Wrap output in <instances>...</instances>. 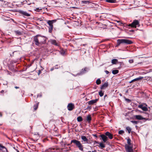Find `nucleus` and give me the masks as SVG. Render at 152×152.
<instances>
[{
    "label": "nucleus",
    "instance_id": "obj_1",
    "mask_svg": "<svg viewBox=\"0 0 152 152\" xmlns=\"http://www.w3.org/2000/svg\"><path fill=\"white\" fill-rule=\"evenodd\" d=\"M33 42L36 45L39 46L46 42V38L39 35H37L34 37Z\"/></svg>",
    "mask_w": 152,
    "mask_h": 152
},
{
    "label": "nucleus",
    "instance_id": "obj_2",
    "mask_svg": "<svg viewBox=\"0 0 152 152\" xmlns=\"http://www.w3.org/2000/svg\"><path fill=\"white\" fill-rule=\"evenodd\" d=\"M127 141V144L125 145V150L126 152H134L133 149V145L131 143V140L129 138H126Z\"/></svg>",
    "mask_w": 152,
    "mask_h": 152
},
{
    "label": "nucleus",
    "instance_id": "obj_3",
    "mask_svg": "<svg viewBox=\"0 0 152 152\" xmlns=\"http://www.w3.org/2000/svg\"><path fill=\"white\" fill-rule=\"evenodd\" d=\"M133 43L132 41L126 39H118L117 40V45L116 46H119L121 44L130 45L132 44Z\"/></svg>",
    "mask_w": 152,
    "mask_h": 152
},
{
    "label": "nucleus",
    "instance_id": "obj_4",
    "mask_svg": "<svg viewBox=\"0 0 152 152\" xmlns=\"http://www.w3.org/2000/svg\"><path fill=\"white\" fill-rule=\"evenodd\" d=\"M72 143L75 144L79 150L83 151V147L80 141L75 139L71 141L70 144H71Z\"/></svg>",
    "mask_w": 152,
    "mask_h": 152
},
{
    "label": "nucleus",
    "instance_id": "obj_5",
    "mask_svg": "<svg viewBox=\"0 0 152 152\" xmlns=\"http://www.w3.org/2000/svg\"><path fill=\"white\" fill-rule=\"evenodd\" d=\"M56 21V20H48L47 21V23L49 25V32L50 33H51L53 29V23Z\"/></svg>",
    "mask_w": 152,
    "mask_h": 152
},
{
    "label": "nucleus",
    "instance_id": "obj_6",
    "mask_svg": "<svg viewBox=\"0 0 152 152\" xmlns=\"http://www.w3.org/2000/svg\"><path fill=\"white\" fill-rule=\"evenodd\" d=\"M128 26L132 28H136L137 26H140L139 22L138 20H135L132 23L129 24Z\"/></svg>",
    "mask_w": 152,
    "mask_h": 152
},
{
    "label": "nucleus",
    "instance_id": "obj_7",
    "mask_svg": "<svg viewBox=\"0 0 152 152\" xmlns=\"http://www.w3.org/2000/svg\"><path fill=\"white\" fill-rule=\"evenodd\" d=\"M61 150L57 147H54L53 148H50L46 151V152H60Z\"/></svg>",
    "mask_w": 152,
    "mask_h": 152
},
{
    "label": "nucleus",
    "instance_id": "obj_8",
    "mask_svg": "<svg viewBox=\"0 0 152 152\" xmlns=\"http://www.w3.org/2000/svg\"><path fill=\"white\" fill-rule=\"evenodd\" d=\"M147 106V105L145 104H142L139 105L138 107L144 111H147L148 110Z\"/></svg>",
    "mask_w": 152,
    "mask_h": 152
},
{
    "label": "nucleus",
    "instance_id": "obj_9",
    "mask_svg": "<svg viewBox=\"0 0 152 152\" xmlns=\"http://www.w3.org/2000/svg\"><path fill=\"white\" fill-rule=\"evenodd\" d=\"M18 12L22 14L24 17H29L30 16V14L27 13L26 11H24L22 10H20L18 11Z\"/></svg>",
    "mask_w": 152,
    "mask_h": 152
},
{
    "label": "nucleus",
    "instance_id": "obj_10",
    "mask_svg": "<svg viewBox=\"0 0 152 152\" xmlns=\"http://www.w3.org/2000/svg\"><path fill=\"white\" fill-rule=\"evenodd\" d=\"M68 110L69 111H71L75 108L74 104L72 103H69L67 106Z\"/></svg>",
    "mask_w": 152,
    "mask_h": 152
},
{
    "label": "nucleus",
    "instance_id": "obj_11",
    "mask_svg": "<svg viewBox=\"0 0 152 152\" xmlns=\"http://www.w3.org/2000/svg\"><path fill=\"white\" fill-rule=\"evenodd\" d=\"M134 117L136 120H142L144 119L145 121L147 120L146 118L142 117L141 115H135L134 116Z\"/></svg>",
    "mask_w": 152,
    "mask_h": 152
},
{
    "label": "nucleus",
    "instance_id": "obj_12",
    "mask_svg": "<svg viewBox=\"0 0 152 152\" xmlns=\"http://www.w3.org/2000/svg\"><path fill=\"white\" fill-rule=\"evenodd\" d=\"M100 136L104 142H105L107 140L108 138L105 135L103 134H101Z\"/></svg>",
    "mask_w": 152,
    "mask_h": 152
},
{
    "label": "nucleus",
    "instance_id": "obj_13",
    "mask_svg": "<svg viewBox=\"0 0 152 152\" xmlns=\"http://www.w3.org/2000/svg\"><path fill=\"white\" fill-rule=\"evenodd\" d=\"M98 100V99H96L94 100H92L88 102V103L89 105H93L96 103Z\"/></svg>",
    "mask_w": 152,
    "mask_h": 152
},
{
    "label": "nucleus",
    "instance_id": "obj_14",
    "mask_svg": "<svg viewBox=\"0 0 152 152\" xmlns=\"http://www.w3.org/2000/svg\"><path fill=\"white\" fill-rule=\"evenodd\" d=\"M105 135L108 137L110 139H112L113 138V135L110 132H105Z\"/></svg>",
    "mask_w": 152,
    "mask_h": 152
},
{
    "label": "nucleus",
    "instance_id": "obj_15",
    "mask_svg": "<svg viewBox=\"0 0 152 152\" xmlns=\"http://www.w3.org/2000/svg\"><path fill=\"white\" fill-rule=\"evenodd\" d=\"M108 86V84L107 82H105L103 84L101 87V89H105Z\"/></svg>",
    "mask_w": 152,
    "mask_h": 152
},
{
    "label": "nucleus",
    "instance_id": "obj_16",
    "mask_svg": "<svg viewBox=\"0 0 152 152\" xmlns=\"http://www.w3.org/2000/svg\"><path fill=\"white\" fill-rule=\"evenodd\" d=\"M81 139L85 143H88V140L85 136H82Z\"/></svg>",
    "mask_w": 152,
    "mask_h": 152
},
{
    "label": "nucleus",
    "instance_id": "obj_17",
    "mask_svg": "<svg viewBox=\"0 0 152 152\" xmlns=\"http://www.w3.org/2000/svg\"><path fill=\"white\" fill-rule=\"evenodd\" d=\"M86 121L88 123H90L91 120V118L90 115H88L86 117Z\"/></svg>",
    "mask_w": 152,
    "mask_h": 152
},
{
    "label": "nucleus",
    "instance_id": "obj_18",
    "mask_svg": "<svg viewBox=\"0 0 152 152\" xmlns=\"http://www.w3.org/2000/svg\"><path fill=\"white\" fill-rule=\"evenodd\" d=\"M51 43L53 45H55L56 46L58 45V44L56 42V41L55 40H50Z\"/></svg>",
    "mask_w": 152,
    "mask_h": 152
},
{
    "label": "nucleus",
    "instance_id": "obj_19",
    "mask_svg": "<svg viewBox=\"0 0 152 152\" xmlns=\"http://www.w3.org/2000/svg\"><path fill=\"white\" fill-rule=\"evenodd\" d=\"M118 62V60L116 59H113L112 60L111 63L113 64H116Z\"/></svg>",
    "mask_w": 152,
    "mask_h": 152
},
{
    "label": "nucleus",
    "instance_id": "obj_20",
    "mask_svg": "<svg viewBox=\"0 0 152 152\" xmlns=\"http://www.w3.org/2000/svg\"><path fill=\"white\" fill-rule=\"evenodd\" d=\"M5 149L7 152H8V150L7 148L4 146L0 144V151H2L3 149Z\"/></svg>",
    "mask_w": 152,
    "mask_h": 152
},
{
    "label": "nucleus",
    "instance_id": "obj_21",
    "mask_svg": "<svg viewBox=\"0 0 152 152\" xmlns=\"http://www.w3.org/2000/svg\"><path fill=\"white\" fill-rule=\"evenodd\" d=\"M143 78V77H139L135 78V79L132 80L133 82H135V81H137L139 80H141Z\"/></svg>",
    "mask_w": 152,
    "mask_h": 152
},
{
    "label": "nucleus",
    "instance_id": "obj_22",
    "mask_svg": "<svg viewBox=\"0 0 152 152\" xmlns=\"http://www.w3.org/2000/svg\"><path fill=\"white\" fill-rule=\"evenodd\" d=\"M106 1L110 3H115L116 1V0H106Z\"/></svg>",
    "mask_w": 152,
    "mask_h": 152
},
{
    "label": "nucleus",
    "instance_id": "obj_23",
    "mask_svg": "<svg viewBox=\"0 0 152 152\" xmlns=\"http://www.w3.org/2000/svg\"><path fill=\"white\" fill-rule=\"evenodd\" d=\"M39 103L38 102L37 103L35 104L34 105V110H36L38 107Z\"/></svg>",
    "mask_w": 152,
    "mask_h": 152
},
{
    "label": "nucleus",
    "instance_id": "obj_24",
    "mask_svg": "<svg viewBox=\"0 0 152 152\" xmlns=\"http://www.w3.org/2000/svg\"><path fill=\"white\" fill-rule=\"evenodd\" d=\"M99 147L101 148H105V146L104 145V144H103L102 142L99 143Z\"/></svg>",
    "mask_w": 152,
    "mask_h": 152
},
{
    "label": "nucleus",
    "instance_id": "obj_25",
    "mask_svg": "<svg viewBox=\"0 0 152 152\" xmlns=\"http://www.w3.org/2000/svg\"><path fill=\"white\" fill-rule=\"evenodd\" d=\"M119 72V71L117 69L113 70L112 71V73L114 75H115Z\"/></svg>",
    "mask_w": 152,
    "mask_h": 152
},
{
    "label": "nucleus",
    "instance_id": "obj_26",
    "mask_svg": "<svg viewBox=\"0 0 152 152\" xmlns=\"http://www.w3.org/2000/svg\"><path fill=\"white\" fill-rule=\"evenodd\" d=\"M77 120L78 122H81L83 121V119L81 116H80L77 117Z\"/></svg>",
    "mask_w": 152,
    "mask_h": 152
},
{
    "label": "nucleus",
    "instance_id": "obj_27",
    "mask_svg": "<svg viewBox=\"0 0 152 152\" xmlns=\"http://www.w3.org/2000/svg\"><path fill=\"white\" fill-rule=\"evenodd\" d=\"M88 68L86 67H85L83 69H82V73H85L87 71Z\"/></svg>",
    "mask_w": 152,
    "mask_h": 152
},
{
    "label": "nucleus",
    "instance_id": "obj_28",
    "mask_svg": "<svg viewBox=\"0 0 152 152\" xmlns=\"http://www.w3.org/2000/svg\"><path fill=\"white\" fill-rule=\"evenodd\" d=\"M15 34L18 35H22L21 32L19 31H15Z\"/></svg>",
    "mask_w": 152,
    "mask_h": 152
},
{
    "label": "nucleus",
    "instance_id": "obj_29",
    "mask_svg": "<svg viewBox=\"0 0 152 152\" xmlns=\"http://www.w3.org/2000/svg\"><path fill=\"white\" fill-rule=\"evenodd\" d=\"M126 129L128 131L129 133H130L131 131V129L129 126L126 127Z\"/></svg>",
    "mask_w": 152,
    "mask_h": 152
},
{
    "label": "nucleus",
    "instance_id": "obj_30",
    "mask_svg": "<svg viewBox=\"0 0 152 152\" xmlns=\"http://www.w3.org/2000/svg\"><path fill=\"white\" fill-rule=\"evenodd\" d=\"M96 84L98 85L101 84V81L100 79H98L96 81Z\"/></svg>",
    "mask_w": 152,
    "mask_h": 152
},
{
    "label": "nucleus",
    "instance_id": "obj_31",
    "mask_svg": "<svg viewBox=\"0 0 152 152\" xmlns=\"http://www.w3.org/2000/svg\"><path fill=\"white\" fill-rule=\"evenodd\" d=\"M99 94L101 97H102L103 96L104 93L103 92L102 90L100 91L99 92Z\"/></svg>",
    "mask_w": 152,
    "mask_h": 152
},
{
    "label": "nucleus",
    "instance_id": "obj_32",
    "mask_svg": "<svg viewBox=\"0 0 152 152\" xmlns=\"http://www.w3.org/2000/svg\"><path fill=\"white\" fill-rule=\"evenodd\" d=\"M131 122L134 124H137L138 122V121H131Z\"/></svg>",
    "mask_w": 152,
    "mask_h": 152
},
{
    "label": "nucleus",
    "instance_id": "obj_33",
    "mask_svg": "<svg viewBox=\"0 0 152 152\" xmlns=\"http://www.w3.org/2000/svg\"><path fill=\"white\" fill-rule=\"evenodd\" d=\"M124 133V131L122 130H120L118 132V134H122Z\"/></svg>",
    "mask_w": 152,
    "mask_h": 152
},
{
    "label": "nucleus",
    "instance_id": "obj_34",
    "mask_svg": "<svg viewBox=\"0 0 152 152\" xmlns=\"http://www.w3.org/2000/svg\"><path fill=\"white\" fill-rule=\"evenodd\" d=\"M129 62L130 63H132L134 62V60L133 59H130L129 60Z\"/></svg>",
    "mask_w": 152,
    "mask_h": 152
},
{
    "label": "nucleus",
    "instance_id": "obj_35",
    "mask_svg": "<svg viewBox=\"0 0 152 152\" xmlns=\"http://www.w3.org/2000/svg\"><path fill=\"white\" fill-rule=\"evenodd\" d=\"M125 100L128 102H131V100L128 99H126Z\"/></svg>",
    "mask_w": 152,
    "mask_h": 152
},
{
    "label": "nucleus",
    "instance_id": "obj_36",
    "mask_svg": "<svg viewBox=\"0 0 152 152\" xmlns=\"http://www.w3.org/2000/svg\"><path fill=\"white\" fill-rule=\"evenodd\" d=\"M34 62V61H33V62H32L30 64L28 65V66L29 67L30 66H31L32 65V64H33V62Z\"/></svg>",
    "mask_w": 152,
    "mask_h": 152
},
{
    "label": "nucleus",
    "instance_id": "obj_37",
    "mask_svg": "<svg viewBox=\"0 0 152 152\" xmlns=\"http://www.w3.org/2000/svg\"><path fill=\"white\" fill-rule=\"evenodd\" d=\"M105 72L107 74H108L109 73V72L107 70H105Z\"/></svg>",
    "mask_w": 152,
    "mask_h": 152
},
{
    "label": "nucleus",
    "instance_id": "obj_38",
    "mask_svg": "<svg viewBox=\"0 0 152 152\" xmlns=\"http://www.w3.org/2000/svg\"><path fill=\"white\" fill-rule=\"evenodd\" d=\"M89 2L88 1H84V3H85V4H87V3H89Z\"/></svg>",
    "mask_w": 152,
    "mask_h": 152
},
{
    "label": "nucleus",
    "instance_id": "obj_39",
    "mask_svg": "<svg viewBox=\"0 0 152 152\" xmlns=\"http://www.w3.org/2000/svg\"><path fill=\"white\" fill-rule=\"evenodd\" d=\"M65 52L64 51H62L61 53V54L62 55H64L65 54Z\"/></svg>",
    "mask_w": 152,
    "mask_h": 152
},
{
    "label": "nucleus",
    "instance_id": "obj_40",
    "mask_svg": "<svg viewBox=\"0 0 152 152\" xmlns=\"http://www.w3.org/2000/svg\"><path fill=\"white\" fill-rule=\"evenodd\" d=\"M94 143H98V144H99V143L97 141H95L94 142Z\"/></svg>",
    "mask_w": 152,
    "mask_h": 152
},
{
    "label": "nucleus",
    "instance_id": "obj_41",
    "mask_svg": "<svg viewBox=\"0 0 152 152\" xmlns=\"http://www.w3.org/2000/svg\"><path fill=\"white\" fill-rule=\"evenodd\" d=\"M91 109V107L89 106H88L87 107V109Z\"/></svg>",
    "mask_w": 152,
    "mask_h": 152
},
{
    "label": "nucleus",
    "instance_id": "obj_42",
    "mask_svg": "<svg viewBox=\"0 0 152 152\" xmlns=\"http://www.w3.org/2000/svg\"><path fill=\"white\" fill-rule=\"evenodd\" d=\"M2 113L1 112H0V117H2Z\"/></svg>",
    "mask_w": 152,
    "mask_h": 152
},
{
    "label": "nucleus",
    "instance_id": "obj_43",
    "mask_svg": "<svg viewBox=\"0 0 152 152\" xmlns=\"http://www.w3.org/2000/svg\"><path fill=\"white\" fill-rule=\"evenodd\" d=\"M54 69V68H52L51 69H50V71H53Z\"/></svg>",
    "mask_w": 152,
    "mask_h": 152
},
{
    "label": "nucleus",
    "instance_id": "obj_44",
    "mask_svg": "<svg viewBox=\"0 0 152 152\" xmlns=\"http://www.w3.org/2000/svg\"><path fill=\"white\" fill-rule=\"evenodd\" d=\"M15 88L16 89H18V88H19V87H17V86H15Z\"/></svg>",
    "mask_w": 152,
    "mask_h": 152
},
{
    "label": "nucleus",
    "instance_id": "obj_45",
    "mask_svg": "<svg viewBox=\"0 0 152 152\" xmlns=\"http://www.w3.org/2000/svg\"><path fill=\"white\" fill-rule=\"evenodd\" d=\"M132 82H133V81H132V80H131V81H129V83H132Z\"/></svg>",
    "mask_w": 152,
    "mask_h": 152
},
{
    "label": "nucleus",
    "instance_id": "obj_46",
    "mask_svg": "<svg viewBox=\"0 0 152 152\" xmlns=\"http://www.w3.org/2000/svg\"><path fill=\"white\" fill-rule=\"evenodd\" d=\"M4 92V90H2L1 91V93H3V92Z\"/></svg>",
    "mask_w": 152,
    "mask_h": 152
},
{
    "label": "nucleus",
    "instance_id": "obj_47",
    "mask_svg": "<svg viewBox=\"0 0 152 152\" xmlns=\"http://www.w3.org/2000/svg\"><path fill=\"white\" fill-rule=\"evenodd\" d=\"M92 152H96V150H94L93 151H92Z\"/></svg>",
    "mask_w": 152,
    "mask_h": 152
},
{
    "label": "nucleus",
    "instance_id": "obj_48",
    "mask_svg": "<svg viewBox=\"0 0 152 152\" xmlns=\"http://www.w3.org/2000/svg\"><path fill=\"white\" fill-rule=\"evenodd\" d=\"M11 20H12V21H13L15 23V22H14V20L12 19H11Z\"/></svg>",
    "mask_w": 152,
    "mask_h": 152
},
{
    "label": "nucleus",
    "instance_id": "obj_49",
    "mask_svg": "<svg viewBox=\"0 0 152 152\" xmlns=\"http://www.w3.org/2000/svg\"><path fill=\"white\" fill-rule=\"evenodd\" d=\"M16 150L17 152H19V151L18 149H16Z\"/></svg>",
    "mask_w": 152,
    "mask_h": 152
},
{
    "label": "nucleus",
    "instance_id": "obj_50",
    "mask_svg": "<svg viewBox=\"0 0 152 152\" xmlns=\"http://www.w3.org/2000/svg\"><path fill=\"white\" fill-rule=\"evenodd\" d=\"M107 96V95H105V96H104V97H105L106 96Z\"/></svg>",
    "mask_w": 152,
    "mask_h": 152
},
{
    "label": "nucleus",
    "instance_id": "obj_51",
    "mask_svg": "<svg viewBox=\"0 0 152 152\" xmlns=\"http://www.w3.org/2000/svg\"><path fill=\"white\" fill-rule=\"evenodd\" d=\"M94 136H96V135H94Z\"/></svg>",
    "mask_w": 152,
    "mask_h": 152
},
{
    "label": "nucleus",
    "instance_id": "obj_52",
    "mask_svg": "<svg viewBox=\"0 0 152 152\" xmlns=\"http://www.w3.org/2000/svg\"><path fill=\"white\" fill-rule=\"evenodd\" d=\"M1 125H2V124H0V126H1Z\"/></svg>",
    "mask_w": 152,
    "mask_h": 152
}]
</instances>
